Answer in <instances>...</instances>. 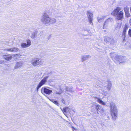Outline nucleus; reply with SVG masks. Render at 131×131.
<instances>
[{
  "instance_id": "f257e3e1",
  "label": "nucleus",
  "mask_w": 131,
  "mask_h": 131,
  "mask_svg": "<svg viewBox=\"0 0 131 131\" xmlns=\"http://www.w3.org/2000/svg\"><path fill=\"white\" fill-rule=\"evenodd\" d=\"M41 21L46 25H50L56 23V20L54 18H51L47 13H44L41 18Z\"/></svg>"
},
{
  "instance_id": "f03ea898",
  "label": "nucleus",
  "mask_w": 131,
  "mask_h": 131,
  "mask_svg": "<svg viewBox=\"0 0 131 131\" xmlns=\"http://www.w3.org/2000/svg\"><path fill=\"white\" fill-rule=\"evenodd\" d=\"M110 55L113 60L117 64L124 63L126 61L127 59L125 57L119 56L114 53H111Z\"/></svg>"
},
{
  "instance_id": "7ed1b4c3",
  "label": "nucleus",
  "mask_w": 131,
  "mask_h": 131,
  "mask_svg": "<svg viewBox=\"0 0 131 131\" xmlns=\"http://www.w3.org/2000/svg\"><path fill=\"white\" fill-rule=\"evenodd\" d=\"M120 7H117L112 13L111 14L116 17V19L117 20H122L123 18V13Z\"/></svg>"
},
{
  "instance_id": "20e7f679",
  "label": "nucleus",
  "mask_w": 131,
  "mask_h": 131,
  "mask_svg": "<svg viewBox=\"0 0 131 131\" xmlns=\"http://www.w3.org/2000/svg\"><path fill=\"white\" fill-rule=\"evenodd\" d=\"M111 109L110 113L112 119L115 120L118 115V111L115 104L113 102L110 104Z\"/></svg>"
},
{
  "instance_id": "39448f33",
  "label": "nucleus",
  "mask_w": 131,
  "mask_h": 131,
  "mask_svg": "<svg viewBox=\"0 0 131 131\" xmlns=\"http://www.w3.org/2000/svg\"><path fill=\"white\" fill-rule=\"evenodd\" d=\"M30 62L32 65L34 67L41 65L43 64V62L42 60L36 58L32 59Z\"/></svg>"
},
{
  "instance_id": "423d86ee",
  "label": "nucleus",
  "mask_w": 131,
  "mask_h": 131,
  "mask_svg": "<svg viewBox=\"0 0 131 131\" xmlns=\"http://www.w3.org/2000/svg\"><path fill=\"white\" fill-rule=\"evenodd\" d=\"M87 15L90 24L92 25L93 24L92 21L93 18V13L91 11H88L87 12Z\"/></svg>"
},
{
  "instance_id": "0eeeda50",
  "label": "nucleus",
  "mask_w": 131,
  "mask_h": 131,
  "mask_svg": "<svg viewBox=\"0 0 131 131\" xmlns=\"http://www.w3.org/2000/svg\"><path fill=\"white\" fill-rule=\"evenodd\" d=\"M48 77V76H46L44 77V78L42 79L37 86V90L39 88L46 83L47 82V79Z\"/></svg>"
},
{
  "instance_id": "6e6552de",
  "label": "nucleus",
  "mask_w": 131,
  "mask_h": 131,
  "mask_svg": "<svg viewBox=\"0 0 131 131\" xmlns=\"http://www.w3.org/2000/svg\"><path fill=\"white\" fill-rule=\"evenodd\" d=\"M104 40L106 43H107L109 44L114 45L115 43L114 40L113 38L112 37H106L105 38Z\"/></svg>"
},
{
  "instance_id": "1a4fd4ad",
  "label": "nucleus",
  "mask_w": 131,
  "mask_h": 131,
  "mask_svg": "<svg viewBox=\"0 0 131 131\" xmlns=\"http://www.w3.org/2000/svg\"><path fill=\"white\" fill-rule=\"evenodd\" d=\"M104 87L106 88L108 90H110L111 89L112 86L111 82L110 81H108L107 82L104 83Z\"/></svg>"
},
{
  "instance_id": "9d476101",
  "label": "nucleus",
  "mask_w": 131,
  "mask_h": 131,
  "mask_svg": "<svg viewBox=\"0 0 131 131\" xmlns=\"http://www.w3.org/2000/svg\"><path fill=\"white\" fill-rule=\"evenodd\" d=\"M96 109L97 110V113L99 114V113L102 114L104 112V110L102 106L98 105L96 106Z\"/></svg>"
},
{
  "instance_id": "9b49d317",
  "label": "nucleus",
  "mask_w": 131,
  "mask_h": 131,
  "mask_svg": "<svg viewBox=\"0 0 131 131\" xmlns=\"http://www.w3.org/2000/svg\"><path fill=\"white\" fill-rule=\"evenodd\" d=\"M27 44L26 43H23L21 44V46L22 48H25L29 47L31 44L30 41L29 40L27 41Z\"/></svg>"
},
{
  "instance_id": "f8f14e48",
  "label": "nucleus",
  "mask_w": 131,
  "mask_h": 131,
  "mask_svg": "<svg viewBox=\"0 0 131 131\" xmlns=\"http://www.w3.org/2000/svg\"><path fill=\"white\" fill-rule=\"evenodd\" d=\"M52 91L49 90L45 88H42L41 89V92L42 93H43L47 94H50L52 92Z\"/></svg>"
},
{
  "instance_id": "ddd939ff",
  "label": "nucleus",
  "mask_w": 131,
  "mask_h": 131,
  "mask_svg": "<svg viewBox=\"0 0 131 131\" xmlns=\"http://www.w3.org/2000/svg\"><path fill=\"white\" fill-rule=\"evenodd\" d=\"M113 21V19L112 18H109L105 21L103 26L104 28H106L109 24H110Z\"/></svg>"
},
{
  "instance_id": "4468645a",
  "label": "nucleus",
  "mask_w": 131,
  "mask_h": 131,
  "mask_svg": "<svg viewBox=\"0 0 131 131\" xmlns=\"http://www.w3.org/2000/svg\"><path fill=\"white\" fill-rule=\"evenodd\" d=\"M4 50H6L10 51L11 52H16L19 51V49L16 47H13L9 49H5Z\"/></svg>"
},
{
  "instance_id": "2eb2a0df",
  "label": "nucleus",
  "mask_w": 131,
  "mask_h": 131,
  "mask_svg": "<svg viewBox=\"0 0 131 131\" xmlns=\"http://www.w3.org/2000/svg\"><path fill=\"white\" fill-rule=\"evenodd\" d=\"M91 58V56L89 55L82 56L81 57V61L82 62H83Z\"/></svg>"
},
{
  "instance_id": "dca6fc26",
  "label": "nucleus",
  "mask_w": 131,
  "mask_h": 131,
  "mask_svg": "<svg viewBox=\"0 0 131 131\" xmlns=\"http://www.w3.org/2000/svg\"><path fill=\"white\" fill-rule=\"evenodd\" d=\"M3 58L6 60L9 61L12 59V57L11 55L8 54V55H4L3 56Z\"/></svg>"
},
{
  "instance_id": "f3484780",
  "label": "nucleus",
  "mask_w": 131,
  "mask_h": 131,
  "mask_svg": "<svg viewBox=\"0 0 131 131\" xmlns=\"http://www.w3.org/2000/svg\"><path fill=\"white\" fill-rule=\"evenodd\" d=\"M23 64V63L21 61L17 62L14 67L15 69H17L18 68L21 67Z\"/></svg>"
},
{
  "instance_id": "a211bd4d",
  "label": "nucleus",
  "mask_w": 131,
  "mask_h": 131,
  "mask_svg": "<svg viewBox=\"0 0 131 131\" xmlns=\"http://www.w3.org/2000/svg\"><path fill=\"white\" fill-rule=\"evenodd\" d=\"M66 91L72 93H74V91L72 90V88L71 87L67 86L66 88Z\"/></svg>"
},
{
  "instance_id": "6ab92c4d",
  "label": "nucleus",
  "mask_w": 131,
  "mask_h": 131,
  "mask_svg": "<svg viewBox=\"0 0 131 131\" xmlns=\"http://www.w3.org/2000/svg\"><path fill=\"white\" fill-rule=\"evenodd\" d=\"M97 99V101L100 104L103 105H105L106 104L99 98H96Z\"/></svg>"
},
{
  "instance_id": "aec40b11",
  "label": "nucleus",
  "mask_w": 131,
  "mask_h": 131,
  "mask_svg": "<svg viewBox=\"0 0 131 131\" xmlns=\"http://www.w3.org/2000/svg\"><path fill=\"white\" fill-rule=\"evenodd\" d=\"M49 100L51 101L53 103L58 106L59 105V104L58 102L57 101H55L54 100L52 99H49Z\"/></svg>"
},
{
  "instance_id": "412c9836",
  "label": "nucleus",
  "mask_w": 131,
  "mask_h": 131,
  "mask_svg": "<svg viewBox=\"0 0 131 131\" xmlns=\"http://www.w3.org/2000/svg\"><path fill=\"white\" fill-rule=\"evenodd\" d=\"M60 108L62 111L64 113V114L65 115V113H66L67 110V107H65L63 108Z\"/></svg>"
},
{
  "instance_id": "4be33fe9",
  "label": "nucleus",
  "mask_w": 131,
  "mask_h": 131,
  "mask_svg": "<svg viewBox=\"0 0 131 131\" xmlns=\"http://www.w3.org/2000/svg\"><path fill=\"white\" fill-rule=\"evenodd\" d=\"M129 9V8L128 7H126L124 8V11L126 14L128 13Z\"/></svg>"
},
{
  "instance_id": "5701e85b",
  "label": "nucleus",
  "mask_w": 131,
  "mask_h": 131,
  "mask_svg": "<svg viewBox=\"0 0 131 131\" xmlns=\"http://www.w3.org/2000/svg\"><path fill=\"white\" fill-rule=\"evenodd\" d=\"M105 18V17H104L100 18V19H98V21L99 22H100L102 21H103L104 20V19Z\"/></svg>"
},
{
  "instance_id": "b1692460",
  "label": "nucleus",
  "mask_w": 131,
  "mask_h": 131,
  "mask_svg": "<svg viewBox=\"0 0 131 131\" xmlns=\"http://www.w3.org/2000/svg\"><path fill=\"white\" fill-rule=\"evenodd\" d=\"M67 111L70 113L71 111V108H69L68 107H67Z\"/></svg>"
},
{
  "instance_id": "393cba45",
  "label": "nucleus",
  "mask_w": 131,
  "mask_h": 131,
  "mask_svg": "<svg viewBox=\"0 0 131 131\" xmlns=\"http://www.w3.org/2000/svg\"><path fill=\"white\" fill-rule=\"evenodd\" d=\"M121 26V23H118L117 24V27L118 28H120Z\"/></svg>"
},
{
  "instance_id": "a878e982",
  "label": "nucleus",
  "mask_w": 131,
  "mask_h": 131,
  "mask_svg": "<svg viewBox=\"0 0 131 131\" xmlns=\"http://www.w3.org/2000/svg\"><path fill=\"white\" fill-rule=\"evenodd\" d=\"M128 28V27L126 26H125L124 28V29L123 31H124L125 32H126V31L127 30Z\"/></svg>"
},
{
  "instance_id": "bb28decb",
  "label": "nucleus",
  "mask_w": 131,
  "mask_h": 131,
  "mask_svg": "<svg viewBox=\"0 0 131 131\" xmlns=\"http://www.w3.org/2000/svg\"><path fill=\"white\" fill-rule=\"evenodd\" d=\"M31 37L32 38H34L35 37V33L33 32L32 33Z\"/></svg>"
},
{
  "instance_id": "cd10ccee",
  "label": "nucleus",
  "mask_w": 131,
  "mask_h": 131,
  "mask_svg": "<svg viewBox=\"0 0 131 131\" xmlns=\"http://www.w3.org/2000/svg\"><path fill=\"white\" fill-rule=\"evenodd\" d=\"M61 93V92H58L57 91H55V92L53 93V94H60Z\"/></svg>"
},
{
  "instance_id": "c85d7f7f",
  "label": "nucleus",
  "mask_w": 131,
  "mask_h": 131,
  "mask_svg": "<svg viewBox=\"0 0 131 131\" xmlns=\"http://www.w3.org/2000/svg\"><path fill=\"white\" fill-rule=\"evenodd\" d=\"M125 32L124 31H123L122 36L124 37V38H125Z\"/></svg>"
},
{
  "instance_id": "c756f323",
  "label": "nucleus",
  "mask_w": 131,
  "mask_h": 131,
  "mask_svg": "<svg viewBox=\"0 0 131 131\" xmlns=\"http://www.w3.org/2000/svg\"><path fill=\"white\" fill-rule=\"evenodd\" d=\"M61 101L63 103V104H65V101L63 99H62L61 100Z\"/></svg>"
},
{
  "instance_id": "7c9ffc66",
  "label": "nucleus",
  "mask_w": 131,
  "mask_h": 131,
  "mask_svg": "<svg viewBox=\"0 0 131 131\" xmlns=\"http://www.w3.org/2000/svg\"><path fill=\"white\" fill-rule=\"evenodd\" d=\"M3 62V61L2 60H0V64L2 63Z\"/></svg>"
},
{
  "instance_id": "2f4dec72",
  "label": "nucleus",
  "mask_w": 131,
  "mask_h": 131,
  "mask_svg": "<svg viewBox=\"0 0 131 131\" xmlns=\"http://www.w3.org/2000/svg\"><path fill=\"white\" fill-rule=\"evenodd\" d=\"M129 23H130V25L131 26V18L129 20Z\"/></svg>"
},
{
  "instance_id": "473e14b6",
  "label": "nucleus",
  "mask_w": 131,
  "mask_h": 131,
  "mask_svg": "<svg viewBox=\"0 0 131 131\" xmlns=\"http://www.w3.org/2000/svg\"><path fill=\"white\" fill-rule=\"evenodd\" d=\"M19 54H15V55L14 56H19Z\"/></svg>"
},
{
  "instance_id": "72a5a7b5",
  "label": "nucleus",
  "mask_w": 131,
  "mask_h": 131,
  "mask_svg": "<svg viewBox=\"0 0 131 131\" xmlns=\"http://www.w3.org/2000/svg\"><path fill=\"white\" fill-rule=\"evenodd\" d=\"M72 128L74 129H75L74 128V127L73 126H72Z\"/></svg>"
}]
</instances>
